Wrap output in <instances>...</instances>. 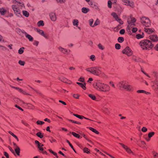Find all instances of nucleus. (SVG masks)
I'll return each instance as SVG.
<instances>
[{"instance_id":"nucleus-1","label":"nucleus","mask_w":158,"mask_h":158,"mask_svg":"<svg viewBox=\"0 0 158 158\" xmlns=\"http://www.w3.org/2000/svg\"><path fill=\"white\" fill-rule=\"evenodd\" d=\"M93 86L95 89L100 91L107 92L110 90V87L108 85L103 83L100 80L94 83Z\"/></svg>"},{"instance_id":"nucleus-2","label":"nucleus","mask_w":158,"mask_h":158,"mask_svg":"<svg viewBox=\"0 0 158 158\" xmlns=\"http://www.w3.org/2000/svg\"><path fill=\"white\" fill-rule=\"evenodd\" d=\"M117 86L120 89H123L127 91H132L133 87L129 85L128 81H122L118 83Z\"/></svg>"},{"instance_id":"nucleus-3","label":"nucleus","mask_w":158,"mask_h":158,"mask_svg":"<svg viewBox=\"0 0 158 158\" xmlns=\"http://www.w3.org/2000/svg\"><path fill=\"white\" fill-rule=\"evenodd\" d=\"M140 47L144 50H149L153 47L151 42L148 40H143L139 43Z\"/></svg>"},{"instance_id":"nucleus-4","label":"nucleus","mask_w":158,"mask_h":158,"mask_svg":"<svg viewBox=\"0 0 158 158\" xmlns=\"http://www.w3.org/2000/svg\"><path fill=\"white\" fill-rule=\"evenodd\" d=\"M101 69L100 67L96 66L87 68L86 70L94 75L99 76L102 73Z\"/></svg>"},{"instance_id":"nucleus-5","label":"nucleus","mask_w":158,"mask_h":158,"mask_svg":"<svg viewBox=\"0 0 158 158\" xmlns=\"http://www.w3.org/2000/svg\"><path fill=\"white\" fill-rule=\"evenodd\" d=\"M140 22L144 26L149 27L151 24L150 19L147 17L143 16L140 18Z\"/></svg>"},{"instance_id":"nucleus-6","label":"nucleus","mask_w":158,"mask_h":158,"mask_svg":"<svg viewBox=\"0 0 158 158\" xmlns=\"http://www.w3.org/2000/svg\"><path fill=\"white\" fill-rule=\"evenodd\" d=\"M11 8L15 15L19 17H22L21 11L19 8L18 5H12L11 6Z\"/></svg>"},{"instance_id":"nucleus-7","label":"nucleus","mask_w":158,"mask_h":158,"mask_svg":"<svg viewBox=\"0 0 158 158\" xmlns=\"http://www.w3.org/2000/svg\"><path fill=\"white\" fill-rule=\"evenodd\" d=\"M34 29L38 33L43 36L45 38L47 39H48V35L46 33H45L43 30L37 28H35Z\"/></svg>"},{"instance_id":"nucleus-8","label":"nucleus","mask_w":158,"mask_h":158,"mask_svg":"<svg viewBox=\"0 0 158 158\" xmlns=\"http://www.w3.org/2000/svg\"><path fill=\"white\" fill-rule=\"evenodd\" d=\"M123 53L127 55L128 56H131L132 54V51L128 47H127L122 51Z\"/></svg>"},{"instance_id":"nucleus-9","label":"nucleus","mask_w":158,"mask_h":158,"mask_svg":"<svg viewBox=\"0 0 158 158\" xmlns=\"http://www.w3.org/2000/svg\"><path fill=\"white\" fill-rule=\"evenodd\" d=\"M136 21V19L135 18L130 16L128 18L127 20L128 25L131 26L132 25H134Z\"/></svg>"},{"instance_id":"nucleus-10","label":"nucleus","mask_w":158,"mask_h":158,"mask_svg":"<svg viewBox=\"0 0 158 158\" xmlns=\"http://www.w3.org/2000/svg\"><path fill=\"white\" fill-rule=\"evenodd\" d=\"M111 15L113 18H114L120 24H122L123 23V21L120 19L119 18L118 15L116 13L113 12L111 13Z\"/></svg>"},{"instance_id":"nucleus-11","label":"nucleus","mask_w":158,"mask_h":158,"mask_svg":"<svg viewBox=\"0 0 158 158\" xmlns=\"http://www.w3.org/2000/svg\"><path fill=\"white\" fill-rule=\"evenodd\" d=\"M58 49L61 52L64 54L68 55L69 54L70 52V50L67 49H66L62 48L60 46L58 47Z\"/></svg>"},{"instance_id":"nucleus-12","label":"nucleus","mask_w":158,"mask_h":158,"mask_svg":"<svg viewBox=\"0 0 158 158\" xmlns=\"http://www.w3.org/2000/svg\"><path fill=\"white\" fill-rule=\"evenodd\" d=\"M125 5L129 6L132 8L134 7V4L133 2H130L129 0H122Z\"/></svg>"},{"instance_id":"nucleus-13","label":"nucleus","mask_w":158,"mask_h":158,"mask_svg":"<svg viewBox=\"0 0 158 158\" xmlns=\"http://www.w3.org/2000/svg\"><path fill=\"white\" fill-rule=\"evenodd\" d=\"M22 33L24 34L25 36V37L28 39L29 41L32 42L33 40V38L30 35L27 34L25 31L23 30L21 31Z\"/></svg>"},{"instance_id":"nucleus-14","label":"nucleus","mask_w":158,"mask_h":158,"mask_svg":"<svg viewBox=\"0 0 158 158\" xmlns=\"http://www.w3.org/2000/svg\"><path fill=\"white\" fill-rule=\"evenodd\" d=\"M120 144L122 146V147L126 150V152L129 154H130L132 153L133 155H134V153L131 151L130 148L124 144L120 143Z\"/></svg>"},{"instance_id":"nucleus-15","label":"nucleus","mask_w":158,"mask_h":158,"mask_svg":"<svg viewBox=\"0 0 158 158\" xmlns=\"http://www.w3.org/2000/svg\"><path fill=\"white\" fill-rule=\"evenodd\" d=\"M150 40L154 42H156L158 41V37L156 35H152L149 36Z\"/></svg>"},{"instance_id":"nucleus-16","label":"nucleus","mask_w":158,"mask_h":158,"mask_svg":"<svg viewBox=\"0 0 158 158\" xmlns=\"http://www.w3.org/2000/svg\"><path fill=\"white\" fill-rule=\"evenodd\" d=\"M50 18L53 21H55L56 19V16L54 13H51L49 15Z\"/></svg>"},{"instance_id":"nucleus-17","label":"nucleus","mask_w":158,"mask_h":158,"mask_svg":"<svg viewBox=\"0 0 158 158\" xmlns=\"http://www.w3.org/2000/svg\"><path fill=\"white\" fill-rule=\"evenodd\" d=\"M155 30L153 28H144L145 31L148 34H151L154 32Z\"/></svg>"},{"instance_id":"nucleus-18","label":"nucleus","mask_w":158,"mask_h":158,"mask_svg":"<svg viewBox=\"0 0 158 158\" xmlns=\"http://www.w3.org/2000/svg\"><path fill=\"white\" fill-rule=\"evenodd\" d=\"M60 80L62 81L70 84L72 83V82L64 77H61L60 78Z\"/></svg>"},{"instance_id":"nucleus-19","label":"nucleus","mask_w":158,"mask_h":158,"mask_svg":"<svg viewBox=\"0 0 158 158\" xmlns=\"http://www.w3.org/2000/svg\"><path fill=\"white\" fill-rule=\"evenodd\" d=\"M14 102L19 104H21L24 103V102L23 101L20 100L19 99L17 98H15L14 99Z\"/></svg>"},{"instance_id":"nucleus-20","label":"nucleus","mask_w":158,"mask_h":158,"mask_svg":"<svg viewBox=\"0 0 158 158\" xmlns=\"http://www.w3.org/2000/svg\"><path fill=\"white\" fill-rule=\"evenodd\" d=\"M73 115L74 116H76V117H77L80 119H82L83 118H84L86 119L91 120V119H90L88 118H86L82 115H79L78 114H73Z\"/></svg>"},{"instance_id":"nucleus-21","label":"nucleus","mask_w":158,"mask_h":158,"mask_svg":"<svg viewBox=\"0 0 158 158\" xmlns=\"http://www.w3.org/2000/svg\"><path fill=\"white\" fill-rule=\"evenodd\" d=\"M89 9L86 7H83L81 9L82 12L85 14H86L89 11Z\"/></svg>"},{"instance_id":"nucleus-22","label":"nucleus","mask_w":158,"mask_h":158,"mask_svg":"<svg viewBox=\"0 0 158 158\" xmlns=\"http://www.w3.org/2000/svg\"><path fill=\"white\" fill-rule=\"evenodd\" d=\"M73 25L76 26V27H78L79 25V21L77 19H75L73 21Z\"/></svg>"},{"instance_id":"nucleus-23","label":"nucleus","mask_w":158,"mask_h":158,"mask_svg":"<svg viewBox=\"0 0 158 158\" xmlns=\"http://www.w3.org/2000/svg\"><path fill=\"white\" fill-rule=\"evenodd\" d=\"M17 90L20 93H21L24 94L29 95V94L28 93H27L26 91L23 90L22 89L19 88V87H18V88H17Z\"/></svg>"},{"instance_id":"nucleus-24","label":"nucleus","mask_w":158,"mask_h":158,"mask_svg":"<svg viewBox=\"0 0 158 158\" xmlns=\"http://www.w3.org/2000/svg\"><path fill=\"white\" fill-rule=\"evenodd\" d=\"M6 10L4 8H0V13L1 15H4L6 13Z\"/></svg>"},{"instance_id":"nucleus-25","label":"nucleus","mask_w":158,"mask_h":158,"mask_svg":"<svg viewBox=\"0 0 158 158\" xmlns=\"http://www.w3.org/2000/svg\"><path fill=\"white\" fill-rule=\"evenodd\" d=\"M92 7L98 11H99L100 10L99 6L98 3H95Z\"/></svg>"},{"instance_id":"nucleus-26","label":"nucleus","mask_w":158,"mask_h":158,"mask_svg":"<svg viewBox=\"0 0 158 158\" xmlns=\"http://www.w3.org/2000/svg\"><path fill=\"white\" fill-rule=\"evenodd\" d=\"M132 60L136 62H138L140 61L141 59L138 57L134 56L132 57Z\"/></svg>"},{"instance_id":"nucleus-27","label":"nucleus","mask_w":158,"mask_h":158,"mask_svg":"<svg viewBox=\"0 0 158 158\" xmlns=\"http://www.w3.org/2000/svg\"><path fill=\"white\" fill-rule=\"evenodd\" d=\"M15 151L17 155H20V149L19 147H16V148H15Z\"/></svg>"},{"instance_id":"nucleus-28","label":"nucleus","mask_w":158,"mask_h":158,"mask_svg":"<svg viewBox=\"0 0 158 158\" xmlns=\"http://www.w3.org/2000/svg\"><path fill=\"white\" fill-rule=\"evenodd\" d=\"M37 25L38 27L43 26L44 25V21L43 20H40L37 23Z\"/></svg>"},{"instance_id":"nucleus-29","label":"nucleus","mask_w":158,"mask_h":158,"mask_svg":"<svg viewBox=\"0 0 158 158\" xmlns=\"http://www.w3.org/2000/svg\"><path fill=\"white\" fill-rule=\"evenodd\" d=\"M144 35L143 32L142 33V34H137L136 35V37L137 39H139L143 37Z\"/></svg>"},{"instance_id":"nucleus-30","label":"nucleus","mask_w":158,"mask_h":158,"mask_svg":"<svg viewBox=\"0 0 158 158\" xmlns=\"http://www.w3.org/2000/svg\"><path fill=\"white\" fill-rule=\"evenodd\" d=\"M89 129L93 131V132L95 133L98 134L99 133V132L97 131L96 129H94V128L92 127H89Z\"/></svg>"},{"instance_id":"nucleus-31","label":"nucleus","mask_w":158,"mask_h":158,"mask_svg":"<svg viewBox=\"0 0 158 158\" xmlns=\"http://www.w3.org/2000/svg\"><path fill=\"white\" fill-rule=\"evenodd\" d=\"M100 23V21L98 19H97L95 21V22L94 24H93V27H94L98 25H99Z\"/></svg>"},{"instance_id":"nucleus-32","label":"nucleus","mask_w":158,"mask_h":158,"mask_svg":"<svg viewBox=\"0 0 158 158\" xmlns=\"http://www.w3.org/2000/svg\"><path fill=\"white\" fill-rule=\"evenodd\" d=\"M43 146V144H42L41 143H40L39 145H37L38 148L40 151H43L44 150L43 148L42 147Z\"/></svg>"},{"instance_id":"nucleus-33","label":"nucleus","mask_w":158,"mask_h":158,"mask_svg":"<svg viewBox=\"0 0 158 158\" xmlns=\"http://www.w3.org/2000/svg\"><path fill=\"white\" fill-rule=\"evenodd\" d=\"M70 133H71L75 137H76L77 138H79L80 137V135L78 134L75 132H70Z\"/></svg>"},{"instance_id":"nucleus-34","label":"nucleus","mask_w":158,"mask_h":158,"mask_svg":"<svg viewBox=\"0 0 158 158\" xmlns=\"http://www.w3.org/2000/svg\"><path fill=\"white\" fill-rule=\"evenodd\" d=\"M23 15L26 17H28L29 16V13L26 10H23Z\"/></svg>"},{"instance_id":"nucleus-35","label":"nucleus","mask_w":158,"mask_h":158,"mask_svg":"<svg viewBox=\"0 0 158 158\" xmlns=\"http://www.w3.org/2000/svg\"><path fill=\"white\" fill-rule=\"evenodd\" d=\"M103 111L106 114H108L110 113V110L107 108H104L103 109Z\"/></svg>"},{"instance_id":"nucleus-36","label":"nucleus","mask_w":158,"mask_h":158,"mask_svg":"<svg viewBox=\"0 0 158 158\" xmlns=\"http://www.w3.org/2000/svg\"><path fill=\"white\" fill-rule=\"evenodd\" d=\"M94 20L93 19H90L89 20V25L92 27H93Z\"/></svg>"},{"instance_id":"nucleus-37","label":"nucleus","mask_w":158,"mask_h":158,"mask_svg":"<svg viewBox=\"0 0 158 158\" xmlns=\"http://www.w3.org/2000/svg\"><path fill=\"white\" fill-rule=\"evenodd\" d=\"M88 96L93 100H95L96 99L95 96L94 94H88Z\"/></svg>"},{"instance_id":"nucleus-38","label":"nucleus","mask_w":158,"mask_h":158,"mask_svg":"<svg viewBox=\"0 0 158 158\" xmlns=\"http://www.w3.org/2000/svg\"><path fill=\"white\" fill-rule=\"evenodd\" d=\"M118 41L119 43H122L124 40V39L123 37H119L118 39Z\"/></svg>"},{"instance_id":"nucleus-39","label":"nucleus","mask_w":158,"mask_h":158,"mask_svg":"<svg viewBox=\"0 0 158 158\" xmlns=\"http://www.w3.org/2000/svg\"><path fill=\"white\" fill-rule=\"evenodd\" d=\"M153 158H158V153L155 152H153Z\"/></svg>"},{"instance_id":"nucleus-40","label":"nucleus","mask_w":158,"mask_h":158,"mask_svg":"<svg viewBox=\"0 0 158 158\" xmlns=\"http://www.w3.org/2000/svg\"><path fill=\"white\" fill-rule=\"evenodd\" d=\"M24 49V48L23 47H22L20 48L18 51L19 53L20 54H22L23 52Z\"/></svg>"},{"instance_id":"nucleus-41","label":"nucleus","mask_w":158,"mask_h":158,"mask_svg":"<svg viewBox=\"0 0 158 158\" xmlns=\"http://www.w3.org/2000/svg\"><path fill=\"white\" fill-rule=\"evenodd\" d=\"M89 58L92 61H94L96 60V57L94 55L90 56L89 57Z\"/></svg>"},{"instance_id":"nucleus-42","label":"nucleus","mask_w":158,"mask_h":158,"mask_svg":"<svg viewBox=\"0 0 158 158\" xmlns=\"http://www.w3.org/2000/svg\"><path fill=\"white\" fill-rule=\"evenodd\" d=\"M36 135L39 137L42 138L43 137V135L41 132H39L36 133Z\"/></svg>"},{"instance_id":"nucleus-43","label":"nucleus","mask_w":158,"mask_h":158,"mask_svg":"<svg viewBox=\"0 0 158 158\" xmlns=\"http://www.w3.org/2000/svg\"><path fill=\"white\" fill-rule=\"evenodd\" d=\"M69 121L72 122V123H76V124H81V123H80V122H77V121H74V120H72L69 119Z\"/></svg>"},{"instance_id":"nucleus-44","label":"nucleus","mask_w":158,"mask_h":158,"mask_svg":"<svg viewBox=\"0 0 158 158\" xmlns=\"http://www.w3.org/2000/svg\"><path fill=\"white\" fill-rule=\"evenodd\" d=\"M83 151L84 152L86 153H89L90 152V150L86 148H84Z\"/></svg>"},{"instance_id":"nucleus-45","label":"nucleus","mask_w":158,"mask_h":158,"mask_svg":"<svg viewBox=\"0 0 158 158\" xmlns=\"http://www.w3.org/2000/svg\"><path fill=\"white\" fill-rule=\"evenodd\" d=\"M112 3L110 0H109L108 2V6L109 8L112 7Z\"/></svg>"},{"instance_id":"nucleus-46","label":"nucleus","mask_w":158,"mask_h":158,"mask_svg":"<svg viewBox=\"0 0 158 158\" xmlns=\"http://www.w3.org/2000/svg\"><path fill=\"white\" fill-rule=\"evenodd\" d=\"M115 48L116 49H119L121 48V46L119 44H116L115 45Z\"/></svg>"},{"instance_id":"nucleus-47","label":"nucleus","mask_w":158,"mask_h":158,"mask_svg":"<svg viewBox=\"0 0 158 158\" xmlns=\"http://www.w3.org/2000/svg\"><path fill=\"white\" fill-rule=\"evenodd\" d=\"M18 63L20 65L22 66H23L25 64V62L21 60H19L18 62Z\"/></svg>"},{"instance_id":"nucleus-48","label":"nucleus","mask_w":158,"mask_h":158,"mask_svg":"<svg viewBox=\"0 0 158 158\" xmlns=\"http://www.w3.org/2000/svg\"><path fill=\"white\" fill-rule=\"evenodd\" d=\"M79 134H80L81 135H82L84 138H85L87 140L89 141L86 135H85V134H84L83 133H79Z\"/></svg>"},{"instance_id":"nucleus-49","label":"nucleus","mask_w":158,"mask_h":158,"mask_svg":"<svg viewBox=\"0 0 158 158\" xmlns=\"http://www.w3.org/2000/svg\"><path fill=\"white\" fill-rule=\"evenodd\" d=\"M154 134V133L153 132L149 133L148 134V137L149 138H150L152 137Z\"/></svg>"},{"instance_id":"nucleus-50","label":"nucleus","mask_w":158,"mask_h":158,"mask_svg":"<svg viewBox=\"0 0 158 158\" xmlns=\"http://www.w3.org/2000/svg\"><path fill=\"white\" fill-rule=\"evenodd\" d=\"M44 122L40 120H38L37 121L36 123L38 125H42L44 123Z\"/></svg>"},{"instance_id":"nucleus-51","label":"nucleus","mask_w":158,"mask_h":158,"mask_svg":"<svg viewBox=\"0 0 158 158\" xmlns=\"http://www.w3.org/2000/svg\"><path fill=\"white\" fill-rule=\"evenodd\" d=\"M137 92L138 93H144L146 91L143 90H139L137 91Z\"/></svg>"},{"instance_id":"nucleus-52","label":"nucleus","mask_w":158,"mask_h":158,"mask_svg":"<svg viewBox=\"0 0 158 158\" xmlns=\"http://www.w3.org/2000/svg\"><path fill=\"white\" fill-rule=\"evenodd\" d=\"M99 48L101 50H103L104 49V47L100 44H99L98 45Z\"/></svg>"},{"instance_id":"nucleus-53","label":"nucleus","mask_w":158,"mask_h":158,"mask_svg":"<svg viewBox=\"0 0 158 158\" xmlns=\"http://www.w3.org/2000/svg\"><path fill=\"white\" fill-rule=\"evenodd\" d=\"M39 42L35 40L34 41V42L33 43V44L34 45L37 46H38V44H39Z\"/></svg>"},{"instance_id":"nucleus-54","label":"nucleus","mask_w":158,"mask_h":158,"mask_svg":"<svg viewBox=\"0 0 158 158\" xmlns=\"http://www.w3.org/2000/svg\"><path fill=\"white\" fill-rule=\"evenodd\" d=\"M4 156L6 157V158H9V156L8 153L6 152H4Z\"/></svg>"},{"instance_id":"nucleus-55","label":"nucleus","mask_w":158,"mask_h":158,"mask_svg":"<svg viewBox=\"0 0 158 158\" xmlns=\"http://www.w3.org/2000/svg\"><path fill=\"white\" fill-rule=\"evenodd\" d=\"M80 86L84 90H85L86 89V87L85 86V84H83L82 83L81 85Z\"/></svg>"},{"instance_id":"nucleus-56","label":"nucleus","mask_w":158,"mask_h":158,"mask_svg":"<svg viewBox=\"0 0 158 158\" xmlns=\"http://www.w3.org/2000/svg\"><path fill=\"white\" fill-rule=\"evenodd\" d=\"M66 142L67 143H68V144H69V146H70V147H71V148L72 149H73V145H72V144L70 143V142H69V141L68 140H66Z\"/></svg>"},{"instance_id":"nucleus-57","label":"nucleus","mask_w":158,"mask_h":158,"mask_svg":"<svg viewBox=\"0 0 158 158\" xmlns=\"http://www.w3.org/2000/svg\"><path fill=\"white\" fill-rule=\"evenodd\" d=\"M73 97L75 98L78 99L79 98V95L78 94H75L73 95Z\"/></svg>"},{"instance_id":"nucleus-58","label":"nucleus","mask_w":158,"mask_h":158,"mask_svg":"<svg viewBox=\"0 0 158 158\" xmlns=\"http://www.w3.org/2000/svg\"><path fill=\"white\" fill-rule=\"evenodd\" d=\"M0 42H4V40L3 37L0 35Z\"/></svg>"},{"instance_id":"nucleus-59","label":"nucleus","mask_w":158,"mask_h":158,"mask_svg":"<svg viewBox=\"0 0 158 158\" xmlns=\"http://www.w3.org/2000/svg\"><path fill=\"white\" fill-rule=\"evenodd\" d=\"M125 32V31L124 29H122L119 31V33L121 34H123Z\"/></svg>"},{"instance_id":"nucleus-60","label":"nucleus","mask_w":158,"mask_h":158,"mask_svg":"<svg viewBox=\"0 0 158 158\" xmlns=\"http://www.w3.org/2000/svg\"><path fill=\"white\" fill-rule=\"evenodd\" d=\"M142 131H143V132H146L147 130V128L145 127H143L142 128Z\"/></svg>"},{"instance_id":"nucleus-61","label":"nucleus","mask_w":158,"mask_h":158,"mask_svg":"<svg viewBox=\"0 0 158 158\" xmlns=\"http://www.w3.org/2000/svg\"><path fill=\"white\" fill-rule=\"evenodd\" d=\"M88 3L90 6L92 7L94 5V4L95 3H93L92 2H89Z\"/></svg>"},{"instance_id":"nucleus-62","label":"nucleus","mask_w":158,"mask_h":158,"mask_svg":"<svg viewBox=\"0 0 158 158\" xmlns=\"http://www.w3.org/2000/svg\"><path fill=\"white\" fill-rule=\"evenodd\" d=\"M109 84L113 88H115V86L114 85V83H113V82L111 81H110V82H109Z\"/></svg>"},{"instance_id":"nucleus-63","label":"nucleus","mask_w":158,"mask_h":158,"mask_svg":"<svg viewBox=\"0 0 158 158\" xmlns=\"http://www.w3.org/2000/svg\"><path fill=\"white\" fill-rule=\"evenodd\" d=\"M50 141L52 143L55 142L56 141V140L52 138H51V139H50Z\"/></svg>"},{"instance_id":"nucleus-64","label":"nucleus","mask_w":158,"mask_h":158,"mask_svg":"<svg viewBox=\"0 0 158 158\" xmlns=\"http://www.w3.org/2000/svg\"><path fill=\"white\" fill-rule=\"evenodd\" d=\"M154 83L157 86V88L158 89V81L157 80H156L154 81Z\"/></svg>"}]
</instances>
